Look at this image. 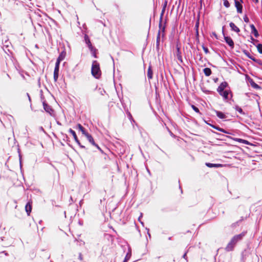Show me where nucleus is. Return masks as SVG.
Masks as SVG:
<instances>
[{
    "mask_svg": "<svg viewBox=\"0 0 262 262\" xmlns=\"http://www.w3.org/2000/svg\"><path fill=\"white\" fill-rule=\"evenodd\" d=\"M244 236L245 233H244L234 236L226 246V250L227 251H232L236 244L241 241Z\"/></svg>",
    "mask_w": 262,
    "mask_h": 262,
    "instance_id": "f257e3e1",
    "label": "nucleus"
},
{
    "mask_svg": "<svg viewBox=\"0 0 262 262\" xmlns=\"http://www.w3.org/2000/svg\"><path fill=\"white\" fill-rule=\"evenodd\" d=\"M91 72L93 76L96 78H99L101 75L99 64L96 60L94 61L92 63Z\"/></svg>",
    "mask_w": 262,
    "mask_h": 262,
    "instance_id": "f03ea898",
    "label": "nucleus"
},
{
    "mask_svg": "<svg viewBox=\"0 0 262 262\" xmlns=\"http://www.w3.org/2000/svg\"><path fill=\"white\" fill-rule=\"evenodd\" d=\"M242 0H234L235 2V6L236 8L237 11L238 13H242V9L243 6L241 4V2Z\"/></svg>",
    "mask_w": 262,
    "mask_h": 262,
    "instance_id": "7ed1b4c3",
    "label": "nucleus"
},
{
    "mask_svg": "<svg viewBox=\"0 0 262 262\" xmlns=\"http://www.w3.org/2000/svg\"><path fill=\"white\" fill-rule=\"evenodd\" d=\"M85 136L86 137L87 139L88 140V141L92 144L94 146H96L98 149H100V147H99V146L96 144L92 137V136L89 134V133H87Z\"/></svg>",
    "mask_w": 262,
    "mask_h": 262,
    "instance_id": "20e7f679",
    "label": "nucleus"
},
{
    "mask_svg": "<svg viewBox=\"0 0 262 262\" xmlns=\"http://www.w3.org/2000/svg\"><path fill=\"white\" fill-rule=\"evenodd\" d=\"M43 108L45 110V111L47 113H48L49 114H50L51 115H52V113H53V110L52 109V108L48 104H47L45 102H43Z\"/></svg>",
    "mask_w": 262,
    "mask_h": 262,
    "instance_id": "39448f33",
    "label": "nucleus"
},
{
    "mask_svg": "<svg viewBox=\"0 0 262 262\" xmlns=\"http://www.w3.org/2000/svg\"><path fill=\"white\" fill-rule=\"evenodd\" d=\"M69 132L72 135L74 139V140L75 141V142L79 145H80L81 147H84L83 146H82L80 145V143L79 141V140L78 139V138L76 136V134L75 132V131H74L73 129H72L71 128H70L69 130Z\"/></svg>",
    "mask_w": 262,
    "mask_h": 262,
    "instance_id": "423d86ee",
    "label": "nucleus"
},
{
    "mask_svg": "<svg viewBox=\"0 0 262 262\" xmlns=\"http://www.w3.org/2000/svg\"><path fill=\"white\" fill-rule=\"evenodd\" d=\"M84 40L85 41V43L87 44L89 48L91 50V51H93L94 50V48L92 46V45L90 41V40L87 35H85L84 36Z\"/></svg>",
    "mask_w": 262,
    "mask_h": 262,
    "instance_id": "0eeeda50",
    "label": "nucleus"
},
{
    "mask_svg": "<svg viewBox=\"0 0 262 262\" xmlns=\"http://www.w3.org/2000/svg\"><path fill=\"white\" fill-rule=\"evenodd\" d=\"M224 39L225 40L226 42L231 48H233L234 47V42L233 40L230 37L225 36Z\"/></svg>",
    "mask_w": 262,
    "mask_h": 262,
    "instance_id": "6e6552de",
    "label": "nucleus"
},
{
    "mask_svg": "<svg viewBox=\"0 0 262 262\" xmlns=\"http://www.w3.org/2000/svg\"><path fill=\"white\" fill-rule=\"evenodd\" d=\"M221 96L223 97V98L225 100H227L229 99V96L230 95L231 96V92L229 91L225 90L223 92H222L219 93Z\"/></svg>",
    "mask_w": 262,
    "mask_h": 262,
    "instance_id": "1a4fd4ad",
    "label": "nucleus"
},
{
    "mask_svg": "<svg viewBox=\"0 0 262 262\" xmlns=\"http://www.w3.org/2000/svg\"><path fill=\"white\" fill-rule=\"evenodd\" d=\"M25 210L27 214L29 215L32 210L31 202H28V203L26 205Z\"/></svg>",
    "mask_w": 262,
    "mask_h": 262,
    "instance_id": "9d476101",
    "label": "nucleus"
},
{
    "mask_svg": "<svg viewBox=\"0 0 262 262\" xmlns=\"http://www.w3.org/2000/svg\"><path fill=\"white\" fill-rule=\"evenodd\" d=\"M250 28L251 29V33L253 34L255 37H257L259 36V34L254 25H250Z\"/></svg>",
    "mask_w": 262,
    "mask_h": 262,
    "instance_id": "9b49d317",
    "label": "nucleus"
},
{
    "mask_svg": "<svg viewBox=\"0 0 262 262\" xmlns=\"http://www.w3.org/2000/svg\"><path fill=\"white\" fill-rule=\"evenodd\" d=\"M227 83L226 82H222L217 88V92L220 93L224 91V89L227 86Z\"/></svg>",
    "mask_w": 262,
    "mask_h": 262,
    "instance_id": "f8f14e48",
    "label": "nucleus"
},
{
    "mask_svg": "<svg viewBox=\"0 0 262 262\" xmlns=\"http://www.w3.org/2000/svg\"><path fill=\"white\" fill-rule=\"evenodd\" d=\"M229 25L232 31L236 33H238L240 32L239 29L233 23H230Z\"/></svg>",
    "mask_w": 262,
    "mask_h": 262,
    "instance_id": "ddd939ff",
    "label": "nucleus"
},
{
    "mask_svg": "<svg viewBox=\"0 0 262 262\" xmlns=\"http://www.w3.org/2000/svg\"><path fill=\"white\" fill-rule=\"evenodd\" d=\"M206 165L209 167H221L223 166V165L221 164H212L210 163H207Z\"/></svg>",
    "mask_w": 262,
    "mask_h": 262,
    "instance_id": "4468645a",
    "label": "nucleus"
},
{
    "mask_svg": "<svg viewBox=\"0 0 262 262\" xmlns=\"http://www.w3.org/2000/svg\"><path fill=\"white\" fill-rule=\"evenodd\" d=\"M59 69L55 68L54 71V79L55 81H56L58 78V73H59Z\"/></svg>",
    "mask_w": 262,
    "mask_h": 262,
    "instance_id": "2eb2a0df",
    "label": "nucleus"
},
{
    "mask_svg": "<svg viewBox=\"0 0 262 262\" xmlns=\"http://www.w3.org/2000/svg\"><path fill=\"white\" fill-rule=\"evenodd\" d=\"M147 77L149 79H151L152 78V71L151 69V67L150 66H149L148 68Z\"/></svg>",
    "mask_w": 262,
    "mask_h": 262,
    "instance_id": "dca6fc26",
    "label": "nucleus"
},
{
    "mask_svg": "<svg viewBox=\"0 0 262 262\" xmlns=\"http://www.w3.org/2000/svg\"><path fill=\"white\" fill-rule=\"evenodd\" d=\"M233 140L234 141H237L239 143H244L246 145L249 144V142L248 141L244 140V139H239V138H234Z\"/></svg>",
    "mask_w": 262,
    "mask_h": 262,
    "instance_id": "f3484780",
    "label": "nucleus"
},
{
    "mask_svg": "<svg viewBox=\"0 0 262 262\" xmlns=\"http://www.w3.org/2000/svg\"><path fill=\"white\" fill-rule=\"evenodd\" d=\"M77 128L79 129L82 133L83 135H85L88 133L85 132L84 128L80 124H78L77 125Z\"/></svg>",
    "mask_w": 262,
    "mask_h": 262,
    "instance_id": "a211bd4d",
    "label": "nucleus"
},
{
    "mask_svg": "<svg viewBox=\"0 0 262 262\" xmlns=\"http://www.w3.org/2000/svg\"><path fill=\"white\" fill-rule=\"evenodd\" d=\"M215 113L216 116L221 119H225L226 118V115L221 112L215 111Z\"/></svg>",
    "mask_w": 262,
    "mask_h": 262,
    "instance_id": "6ab92c4d",
    "label": "nucleus"
},
{
    "mask_svg": "<svg viewBox=\"0 0 262 262\" xmlns=\"http://www.w3.org/2000/svg\"><path fill=\"white\" fill-rule=\"evenodd\" d=\"M66 56V52L64 51H63L62 52H61L60 53V54L57 59L62 61L65 58Z\"/></svg>",
    "mask_w": 262,
    "mask_h": 262,
    "instance_id": "aec40b11",
    "label": "nucleus"
},
{
    "mask_svg": "<svg viewBox=\"0 0 262 262\" xmlns=\"http://www.w3.org/2000/svg\"><path fill=\"white\" fill-rule=\"evenodd\" d=\"M205 75L207 76H209L211 74V70L208 68H206L203 70Z\"/></svg>",
    "mask_w": 262,
    "mask_h": 262,
    "instance_id": "412c9836",
    "label": "nucleus"
},
{
    "mask_svg": "<svg viewBox=\"0 0 262 262\" xmlns=\"http://www.w3.org/2000/svg\"><path fill=\"white\" fill-rule=\"evenodd\" d=\"M213 127L217 129V130L219 131H220L221 132H223L224 133H226V134H229L228 132H227L226 130H225V129H224L223 128H220V127H215V126H213Z\"/></svg>",
    "mask_w": 262,
    "mask_h": 262,
    "instance_id": "4be33fe9",
    "label": "nucleus"
},
{
    "mask_svg": "<svg viewBox=\"0 0 262 262\" xmlns=\"http://www.w3.org/2000/svg\"><path fill=\"white\" fill-rule=\"evenodd\" d=\"M235 109L236 110V111L238 112L241 114H244L242 108L240 107L239 106H235Z\"/></svg>",
    "mask_w": 262,
    "mask_h": 262,
    "instance_id": "5701e85b",
    "label": "nucleus"
},
{
    "mask_svg": "<svg viewBox=\"0 0 262 262\" xmlns=\"http://www.w3.org/2000/svg\"><path fill=\"white\" fill-rule=\"evenodd\" d=\"M257 49L258 51V52L260 53V54H262V44H258L257 46Z\"/></svg>",
    "mask_w": 262,
    "mask_h": 262,
    "instance_id": "b1692460",
    "label": "nucleus"
},
{
    "mask_svg": "<svg viewBox=\"0 0 262 262\" xmlns=\"http://www.w3.org/2000/svg\"><path fill=\"white\" fill-rule=\"evenodd\" d=\"M224 1V5L226 8H229L230 7V4L227 0H223Z\"/></svg>",
    "mask_w": 262,
    "mask_h": 262,
    "instance_id": "393cba45",
    "label": "nucleus"
},
{
    "mask_svg": "<svg viewBox=\"0 0 262 262\" xmlns=\"http://www.w3.org/2000/svg\"><path fill=\"white\" fill-rule=\"evenodd\" d=\"M61 61V60L57 59L56 60V62L55 68L59 69V64H60V63Z\"/></svg>",
    "mask_w": 262,
    "mask_h": 262,
    "instance_id": "a878e982",
    "label": "nucleus"
},
{
    "mask_svg": "<svg viewBox=\"0 0 262 262\" xmlns=\"http://www.w3.org/2000/svg\"><path fill=\"white\" fill-rule=\"evenodd\" d=\"M130 256V255L128 253H127L123 262H127L128 260V259H129Z\"/></svg>",
    "mask_w": 262,
    "mask_h": 262,
    "instance_id": "bb28decb",
    "label": "nucleus"
},
{
    "mask_svg": "<svg viewBox=\"0 0 262 262\" xmlns=\"http://www.w3.org/2000/svg\"><path fill=\"white\" fill-rule=\"evenodd\" d=\"M192 108H193V110L196 113H199V110L198 107H196V106H195L194 105H192Z\"/></svg>",
    "mask_w": 262,
    "mask_h": 262,
    "instance_id": "cd10ccee",
    "label": "nucleus"
},
{
    "mask_svg": "<svg viewBox=\"0 0 262 262\" xmlns=\"http://www.w3.org/2000/svg\"><path fill=\"white\" fill-rule=\"evenodd\" d=\"M160 42V32L158 33V35L157 38V45L159 46Z\"/></svg>",
    "mask_w": 262,
    "mask_h": 262,
    "instance_id": "c85d7f7f",
    "label": "nucleus"
},
{
    "mask_svg": "<svg viewBox=\"0 0 262 262\" xmlns=\"http://www.w3.org/2000/svg\"><path fill=\"white\" fill-rule=\"evenodd\" d=\"M246 54L247 55V56L249 58H250L251 59H252V60L253 61H255V59L254 58H253L251 57V56L250 55V54L249 53H246Z\"/></svg>",
    "mask_w": 262,
    "mask_h": 262,
    "instance_id": "c756f323",
    "label": "nucleus"
},
{
    "mask_svg": "<svg viewBox=\"0 0 262 262\" xmlns=\"http://www.w3.org/2000/svg\"><path fill=\"white\" fill-rule=\"evenodd\" d=\"M178 50V58L179 60H180L181 61H182V58H181V56L179 55V48H178L177 49Z\"/></svg>",
    "mask_w": 262,
    "mask_h": 262,
    "instance_id": "7c9ffc66",
    "label": "nucleus"
},
{
    "mask_svg": "<svg viewBox=\"0 0 262 262\" xmlns=\"http://www.w3.org/2000/svg\"><path fill=\"white\" fill-rule=\"evenodd\" d=\"M244 21L246 22V23H248L249 22V18L248 17H247V16L245 15L244 17Z\"/></svg>",
    "mask_w": 262,
    "mask_h": 262,
    "instance_id": "2f4dec72",
    "label": "nucleus"
},
{
    "mask_svg": "<svg viewBox=\"0 0 262 262\" xmlns=\"http://www.w3.org/2000/svg\"><path fill=\"white\" fill-rule=\"evenodd\" d=\"M95 51H96V50L94 48V50L93 51H91L93 53V56L95 57V58H96L97 56H96V54L95 53Z\"/></svg>",
    "mask_w": 262,
    "mask_h": 262,
    "instance_id": "473e14b6",
    "label": "nucleus"
},
{
    "mask_svg": "<svg viewBox=\"0 0 262 262\" xmlns=\"http://www.w3.org/2000/svg\"><path fill=\"white\" fill-rule=\"evenodd\" d=\"M203 50L204 51V52L206 53H208V50L207 48H206L205 47H203Z\"/></svg>",
    "mask_w": 262,
    "mask_h": 262,
    "instance_id": "72a5a7b5",
    "label": "nucleus"
},
{
    "mask_svg": "<svg viewBox=\"0 0 262 262\" xmlns=\"http://www.w3.org/2000/svg\"><path fill=\"white\" fill-rule=\"evenodd\" d=\"M166 6V3L165 4L163 9L162 10V15H163V14L164 13V12L165 11V9Z\"/></svg>",
    "mask_w": 262,
    "mask_h": 262,
    "instance_id": "f704fd0d",
    "label": "nucleus"
},
{
    "mask_svg": "<svg viewBox=\"0 0 262 262\" xmlns=\"http://www.w3.org/2000/svg\"><path fill=\"white\" fill-rule=\"evenodd\" d=\"M183 257L184 258H185V259L187 258V256H186V253L183 255Z\"/></svg>",
    "mask_w": 262,
    "mask_h": 262,
    "instance_id": "c9c22d12",
    "label": "nucleus"
},
{
    "mask_svg": "<svg viewBox=\"0 0 262 262\" xmlns=\"http://www.w3.org/2000/svg\"><path fill=\"white\" fill-rule=\"evenodd\" d=\"M142 217V214L141 215V216L139 217L138 220L139 221H140V220H141V217Z\"/></svg>",
    "mask_w": 262,
    "mask_h": 262,
    "instance_id": "e433bc0d",
    "label": "nucleus"
},
{
    "mask_svg": "<svg viewBox=\"0 0 262 262\" xmlns=\"http://www.w3.org/2000/svg\"><path fill=\"white\" fill-rule=\"evenodd\" d=\"M255 3H257L258 2V0H253Z\"/></svg>",
    "mask_w": 262,
    "mask_h": 262,
    "instance_id": "4c0bfd02",
    "label": "nucleus"
}]
</instances>
